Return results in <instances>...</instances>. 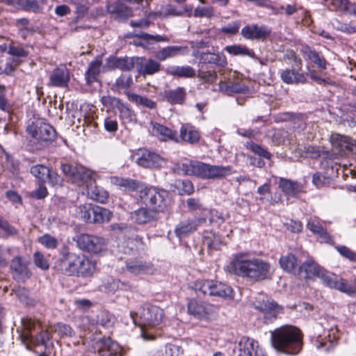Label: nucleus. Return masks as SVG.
<instances>
[{"instance_id": "nucleus-6", "label": "nucleus", "mask_w": 356, "mask_h": 356, "mask_svg": "<svg viewBox=\"0 0 356 356\" xmlns=\"http://www.w3.org/2000/svg\"><path fill=\"white\" fill-rule=\"evenodd\" d=\"M84 256L72 252L64 246L60 250V258L55 263V268L65 275L77 276Z\"/></svg>"}, {"instance_id": "nucleus-56", "label": "nucleus", "mask_w": 356, "mask_h": 356, "mask_svg": "<svg viewBox=\"0 0 356 356\" xmlns=\"http://www.w3.org/2000/svg\"><path fill=\"white\" fill-rule=\"evenodd\" d=\"M333 27L338 31L346 33H353L356 32V28L348 23H343L338 19H335L332 22Z\"/></svg>"}, {"instance_id": "nucleus-54", "label": "nucleus", "mask_w": 356, "mask_h": 356, "mask_svg": "<svg viewBox=\"0 0 356 356\" xmlns=\"http://www.w3.org/2000/svg\"><path fill=\"white\" fill-rule=\"evenodd\" d=\"M38 241L48 249H55L58 244V240L48 234L40 236Z\"/></svg>"}, {"instance_id": "nucleus-41", "label": "nucleus", "mask_w": 356, "mask_h": 356, "mask_svg": "<svg viewBox=\"0 0 356 356\" xmlns=\"http://www.w3.org/2000/svg\"><path fill=\"white\" fill-rule=\"evenodd\" d=\"M129 100L136 103L138 106L154 109L156 107V102L145 96H141L136 93L126 92Z\"/></svg>"}, {"instance_id": "nucleus-34", "label": "nucleus", "mask_w": 356, "mask_h": 356, "mask_svg": "<svg viewBox=\"0 0 356 356\" xmlns=\"http://www.w3.org/2000/svg\"><path fill=\"white\" fill-rule=\"evenodd\" d=\"M165 72L168 75L178 76L180 78H191L195 76V71L188 65L185 66H168Z\"/></svg>"}, {"instance_id": "nucleus-40", "label": "nucleus", "mask_w": 356, "mask_h": 356, "mask_svg": "<svg viewBox=\"0 0 356 356\" xmlns=\"http://www.w3.org/2000/svg\"><path fill=\"white\" fill-rule=\"evenodd\" d=\"M97 269L95 261L90 259L87 256H84L82 260L81 266L77 276L88 277L92 276Z\"/></svg>"}, {"instance_id": "nucleus-24", "label": "nucleus", "mask_w": 356, "mask_h": 356, "mask_svg": "<svg viewBox=\"0 0 356 356\" xmlns=\"http://www.w3.org/2000/svg\"><path fill=\"white\" fill-rule=\"evenodd\" d=\"M323 269L313 259L309 258L300 266L298 274L300 277L307 280L319 277Z\"/></svg>"}, {"instance_id": "nucleus-33", "label": "nucleus", "mask_w": 356, "mask_h": 356, "mask_svg": "<svg viewBox=\"0 0 356 356\" xmlns=\"http://www.w3.org/2000/svg\"><path fill=\"white\" fill-rule=\"evenodd\" d=\"M102 60L97 58L90 63L88 70L85 73V79L88 85H91L97 81L98 76L101 72Z\"/></svg>"}, {"instance_id": "nucleus-60", "label": "nucleus", "mask_w": 356, "mask_h": 356, "mask_svg": "<svg viewBox=\"0 0 356 356\" xmlns=\"http://www.w3.org/2000/svg\"><path fill=\"white\" fill-rule=\"evenodd\" d=\"M8 53L17 58H26L29 52L25 50L22 47L10 45L8 47Z\"/></svg>"}, {"instance_id": "nucleus-4", "label": "nucleus", "mask_w": 356, "mask_h": 356, "mask_svg": "<svg viewBox=\"0 0 356 356\" xmlns=\"http://www.w3.org/2000/svg\"><path fill=\"white\" fill-rule=\"evenodd\" d=\"M131 318L135 325L141 327V336L145 340H153L155 337L147 333L145 326L155 327L160 325L164 318L163 310L156 305L144 304L139 307L136 312H130Z\"/></svg>"}, {"instance_id": "nucleus-5", "label": "nucleus", "mask_w": 356, "mask_h": 356, "mask_svg": "<svg viewBox=\"0 0 356 356\" xmlns=\"http://www.w3.org/2000/svg\"><path fill=\"white\" fill-rule=\"evenodd\" d=\"M60 168L65 177L79 186L88 187L95 182L97 177L95 172L81 165L63 163Z\"/></svg>"}, {"instance_id": "nucleus-26", "label": "nucleus", "mask_w": 356, "mask_h": 356, "mask_svg": "<svg viewBox=\"0 0 356 356\" xmlns=\"http://www.w3.org/2000/svg\"><path fill=\"white\" fill-rule=\"evenodd\" d=\"M106 8L107 11L118 20H125L133 15L131 8L118 0L113 3H108Z\"/></svg>"}, {"instance_id": "nucleus-42", "label": "nucleus", "mask_w": 356, "mask_h": 356, "mask_svg": "<svg viewBox=\"0 0 356 356\" xmlns=\"http://www.w3.org/2000/svg\"><path fill=\"white\" fill-rule=\"evenodd\" d=\"M93 207L91 204H83L76 207L75 216L76 218L86 222H92Z\"/></svg>"}, {"instance_id": "nucleus-61", "label": "nucleus", "mask_w": 356, "mask_h": 356, "mask_svg": "<svg viewBox=\"0 0 356 356\" xmlns=\"http://www.w3.org/2000/svg\"><path fill=\"white\" fill-rule=\"evenodd\" d=\"M197 76L205 82L213 83L217 79V74L215 71H204L199 70Z\"/></svg>"}, {"instance_id": "nucleus-18", "label": "nucleus", "mask_w": 356, "mask_h": 356, "mask_svg": "<svg viewBox=\"0 0 356 356\" xmlns=\"http://www.w3.org/2000/svg\"><path fill=\"white\" fill-rule=\"evenodd\" d=\"M193 56L199 60V65L212 64L218 67H225L227 65L226 56L221 52H201L199 50H194Z\"/></svg>"}, {"instance_id": "nucleus-50", "label": "nucleus", "mask_w": 356, "mask_h": 356, "mask_svg": "<svg viewBox=\"0 0 356 356\" xmlns=\"http://www.w3.org/2000/svg\"><path fill=\"white\" fill-rule=\"evenodd\" d=\"M241 23L239 20L232 21L221 26L220 32L226 35H234L239 31Z\"/></svg>"}, {"instance_id": "nucleus-3", "label": "nucleus", "mask_w": 356, "mask_h": 356, "mask_svg": "<svg viewBox=\"0 0 356 356\" xmlns=\"http://www.w3.org/2000/svg\"><path fill=\"white\" fill-rule=\"evenodd\" d=\"M178 169L183 175L196 176L207 179H222L234 172L232 168L229 165H210L189 160L179 163Z\"/></svg>"}, {"instance_id": "nucleus-11", "label": "nucleus", "mask_w": 356, "mask_h": 356, "mask_svg": "<svg viewBox=\"0 0 356 356\" xmlns=\"http://www.w3.org/2000/svg\"><path fill=\"white\" fill-rule=\"evenodd\" d=\"M26 130L33 138L40 141H52L56 136L55 129L44 119L32 122Z\"/></svg>"}, {"instance_id": "nucleus-31", "label": "nucleus", "mask_w": 356, "mask_h": 356, "mask_svg": "<svg viewBox=\"0 0 356 356\" xmlns=\"http://www.w3.org/2000/svg\"><path fill=\"white\" fill-rule=\"evenodd\" d=\"M188 312L195 318H204L209 312V307L204 302L191 299L188 302Z\"/></svg>"}, {"instance_id": "nucleus-46", "label": "nucleus", "mask_w": 356, "mask_h": 356, "mask_svg": "<svg viewBox=\"0 0 356 356\" xmlns=\"http://www.w3.org/2000/svg\"><path fill=\"white\" fill-rule=\"evenodd\" d=\"M49 330L52 332L58 333L60 337H72L74 334V330L70 325L64 323H58L49 326Z\"/></svg>"}, {"instance_id": "nucleus-35", "label": "nucleus", "mask_w": 356, "mask_h": 356, "mask_svg": "<svg viewBox=\"0 0 356 356\" xmlns=\"http://www.w3.org/2000/svg\"><path fill=\"white\" fill-rule=\"evenodd\" d=\"M279 186L285 195L291 197L297 196L302 191V187L297 181L281 178Z\"/></svg>"}, {"instance_id": "nucleus-32", "label": "nucleus", "mask_w": 356, "mask_h": 356, "mask_svg": "<svg viewBox=\"0 0 356 356\" xmlns=\"http://www.w3.org/2000/svg\"><path fill=\"white\" fill-rule=\"evenodd\" d=\"M110 182L111 184L119 186L124 190L135 191L143 188V186L139 181L131 179L113 176L110 177Z\"/></svg>"}, {"instance_id": "nucleus-47", "label": "nucleus", "mask_w": 356, "mask_h": 356, "mask_svg": "<svg viewBox=\"0 0 356 356\" xmlns=\"http://www.w3.org/2000/svg\"><path fill=\"white\" fill-rule=\"evenodd\" d=\"M115 321V316L108 311H102L97 316V324L106 328L112 327Z\"/></svg>"}, {"instance_id": "nucleus-13", "label": "nucleus", "mask_w": 356, "mask_h": 356, "mask_svg": "<svg viewBox=\"0 0 356 356\" xmlns=\"http://www.w3.org/2000/svg\"><path fill=\"white\" fill-rule=\"evenodd\" d=\"M96 356H122V348L109 337H102L95 341L92 346Z\"/></svg>"}, {"instance_id": "nucleus-15", "label": "nucleus", "mask_w": 356, "mask_h": 356, "mask_svg": "<svg viewBox=\"0 0 356 356\" xmlns=\"http://www.w3.org/2000/svg\"><path fill=\"white\" fill-rule=\"evenodd\" d=\"M271 29L266 25L250 24L241 30V35L246 40L264 41L270 35Z\"/></svg>"}, {"instance_id": "nucleus-53", "label": "nucleus", "mask_w": 356, "mask_h": 356, "mask_svg": "<svg viewBox=\"0 0 356 356\" xmlns=\"http://www.w3.org/2000/svg\"><path fill=\"white\" fill-rule=\"evenodd\" d=\"M334 248L341 257L356 263V252L346 245H336Z\"/></svg>"}, {"instance_id": "nucleus-12", "label": "nucleus", "mask_w": 356, "mask_h": 356, "mask_svg": "<svg viewBox=\"0 0 356 356\" xmlns=\"http://www.w3.org/2000/svg\"><path fill=\"white\" fill-rule=\"evenodd\" d=\"M133 159L140 166L146 168H159L165 165L163 157L147 149H140L133 156Z\"/></svg>"}, {"instance_id": "nucleus-22", "label": "nucleus", "mask_w": 356, "mask_h": 356, "mask_svg": "<svg viewBox=\"0 0 356 356\" xmlns=\"http://www.w3.org/2000/svg\"><path fill=\"white\" fill-rule=\"evenodd\" d=\"M70 80L69 70L65 66L55 68L49 76V86L66 88Z\"/></svg>"}, {"instance_id": "nucleus-2", "label": "nucleus", "mask_w": 356, "mask_h": 356, "mask_svg": "<svg viewBox=\"0 0 356 356\" xmlns=\"http://www.w3.org/2000/svg\"><path fill=\"white\" fill-rule=\"evenodd\" d=\"M228 269L235 275L254 282L270 279L273 274L272 265L260 258L245 259L237 256L230 262Z\"/></svg>"}, {"instance_id": "nucleus-1", "label": "nucleus", "mask_w": 356, "mask_h": 356, "mask_svg": "<svg viewBox=\"0 0 356 356\" xmlns=\"http://www.w3.org/2000/svg\"><path fill=\"white\" fill-rule=\"evenodd\" d=\"M303 335L301 330L293 325H284L270 331V342L278 353L294 356L302 348Z\"/></svg>"}, {"instance_id": "nucleus-38", "label": "nucleus", "mask_w": 356, "mask_h": 356, "mask_svg": "<svg viewBox=\"0 0 356 356\" xmlns=\"http://www.w3.org/2000/svg\"><path fill=\"white\" fill-rule=\"evenodd\" d=\"M163 97L165 99L172 104H182L186 97L185 90L181 87H177L173 90H165Z\"/></svg>"}, {"instance_id": "nucleus-7", "label": "nucleus", "mask_w": 356, "mask_h": 356, "mask_svg": "<svg viewBox=\"0 0 356 356\" xmlns=\"http://www.w3.org/2000/svg\"><path fill=\"white\" fill-rule=\"evenodd\" d=\"M140 198L144 204L156 213L165 211L168 204V192L154 187L140 189Z\"/></svg>"}, {"instance_id": "nucleus-23", "label": "nucleus", "mask_w": 356, "mask_h": 356, "mask_svg": "<svg viewBox=\"0 0 356 356\" xmlns=\"http://www.w3.org/2000/svg\"><path fill=\"white\" fill-rule=\"evenodd\" d=\"M330 10L356 17V3L348 0H324Z\"/></svg>"}, {"instance_id": "nucleus-62", "label": "nucleus", "mask_w": 356, "mask_h": 356, "mask_svg": "<svg viewBox=\"0 0 356 356\" xmlns=\"http://www.w3.org/2000/svg\"><path fill=\"white\" fill-rule=\"evenodd\" d=\"M70 3L76 5V17L74 21L76 22L79 19L83 17L88 11V8L83 4L79 3L77 0H70Z\"/></svg>"}, {"instance_id": "nucleus-64", "label": "nucleus", "mask_w": 356, "mask_h": 356, "mask_svg": "<svg viewBox=\"0 0 356 356\" xmlns=\"http://www.w3.org/2000/svg\"><path fill=\"white\" fill-rule=\"evenodd\" d=\"M250 149L251 151H252L254 153L258 154L259 156L270 159L271 154L270 152H268L266 149L260 146L259 145L255 144V143H251L250 145Z\"/></svg>"}, {"instance_id": "nucleus-63", "label": "nucleus", "mask_w": 356, "mask_h": 356, "mask_svg": "<svg viewBox=\"0 0 356 356\" xmlns=\"http://www.w3.org/2000/svg\"><path fill=\"white\" fill-rule=\"evenodd\" d=\"M330 178L324 174L316 172L312 177V182L317 187L321 188L329 183Z\"/></svg>"}, {"instance_id": "nucleus-28", "label": "nucleus", "mask_w": 356, "mask_h": 356, "mask_svg": "<svg viewBox=\"0 0 356 356\" xmlns=\"http://www.w3.org/2000/svg\"><path fill=\"white\" fill-rule=\"evenodd\" d=\"M126 269L134 275L152 274L154 271L153 265L142 260L134 259L126 264Z\"/></svg>"}, {"instance_id": "nucleus-44", "label": "nucleus", "mask_w": 356, "mask_h": 356, "mask_svg": "<svg viewBox=\"0 0 356 356\" xmlns=\"http://www.w3.org/2000/svg\"><path fill=\"white\" fill-rule=\"evenodd\" d=\"M279 263L280 267L288 273H292L296 268L297 259L294 254L289 253L282 256L280 258Z\"/></svg>"}, {"instance_id": "nucleus-10", "label": "nucleus", "mask_w": 356, "mask_h": 356, "mask_svg": "<svg viewBox=\"0 0 356 356\" xmlns=\"http://www.w3.org/2000/svg\"><path fill=\"white\" fill-rule=\"evenodd\" d=\"M256 309L262 314L264 323H269L275 321L277 315L282 313L283 308L276 302L264 296H259L254 302Z\"/></svg>"}, {"instance_id": "nucleus-17", "label": "nucleus", "mask_w": 356, "mask_h": 356, "mask_svg": "<svg viewBox=\"0 0 356 356\" xmlns=\"http://www.w3.org/2000/svg\"><path fill=\"white\" fill-rule=\"evenodd\" d=\"M238 356H266L258 341L243 337L238 343Z\"/></svg>"}, {"instance_id": "nucleus-39", "label": "nucleus", "mask_w": 356, "mask_h": 356, "mask_svg": "<svg viewBox=\"0 0 356 356\" xmlns=\"http://www.w3.org/2000/svg\"><path fill=\"white\" fill-rule=\"evenodd\" d=\"M112 213L107 209L94 206L92 217L93 223H104L108 222L112 218Z\"/></svg>"}, {"instance_id": "nucleus-51", "label": "nucleus", "mask_w": 356, "mask_h": 356, "mask_svg": "<svg viewBox=\"0 0 356 356\" xmlns=\"http://www.w3.org/2000/svg\"><path fill=\"white\" fill-rule=\"evenodd\" d=\"M219 88L221 91L225 92L228 95L232 93H239L242 92V86L238 83L220 81Z\"/></svg>"}, {"instance_id": "nucleus-43", "label": "nucleus", "mask_w": 356, "mask_h": 356, "mask_svg": "<svg viewBox=\"0 0 356 356\" xmlns=\"http://www.w3.org/2000/svg\"><path fill=\"white\" fill-rule=\"evenodd\" d=\"M160 69L161 64L158 61L154 59H148L141 63L138 70L141 74L145 76L154 74L158 72Z\"/></svg>"}, {"instance_id": "nucleus-29", "label": "nucleus", "mask_w": 356, "mask_h": 356, "mask_svg": "<svg viewBox=\"0 0 356 356\" xmlns=\"http://www.w3.org/2000/svg\"><path fill=\"white\" fill-rule=\"evenodd\" d=\"M180 140L189 144H195L200 139L199 130L191 124H183L179 130Z\"/></svg>"}, {"instance_id": "nucleus-8", "label": "nucleus", "mask_w": 356, "mask_h": 356, "mask_svg": "<svg viewBox=\"0 0 356 356\" xmlns=\"http://www.w3.org/2000/svg\"><path fill=\"white\" fill-rule=\"evenodd\" d=\"M73 240L80 250L90 254H100L107 248L106 239L95 235L81 234Z\"/></svg>"}, {"instance_id": "nucleus-14", "label": "nucleus", "mask_w": 356, "mask_h": 356, "mask_svg": "<svg viewBox=\"0 0 356 356\" xmlns=\"http://www.w3.org/2000/svg\"><path fill=\"white\" fill-rule=\"evenodd\" d=\"M10 269L13 278L18 282H24L31 276V273L28 268V262L19 256L12 259Z\"/></svg>"}, {"instance_id": "nucleus-45", "label": "nucleus", "mask_w": 356, "mask_h": 356, "mask_svg": "<svg viewBox=\"0 0 356 356\" xmlns=\"http://www.w3.org/2000/svg\"><path fill=\"white\" fill-rule=\"evenodd\" d=\"M87 188L88 193L90 198L99 202H105L108 197V193L102 188L97 186H88Z\"/></svg>"}, {"instance_id": "nucleus-58", "label": "nucleus", "mask_w": 356, "mask_h": 356, "mask_svg": "<svg viewBox=\"0 0 356 356\" xmlns=\"http://www.w3.org/2000/svg\"><path fill=\"white\" fill-rule=\"evenodd\" d=\"M33 260L35 266L42 270H47L49 268V264L47 259L44 255L40 252H36L33 254Z\"/></svg>"}, {"instance_id": "nucleus-30", "label": "nucleus", "mask_w": 356, "mask_h": 356, "mask_svg": "<svg viewBox=\"0 0 356 356\" xmlns=\"http://www.w3.org/2000/svg\"><path fill=\"white\" fill-rule=\"evenodd\" d=\"M188 52V48L186 46H168L157 51L156 57L159 60H165L179 55H185Z\"/></svg>"}, {"instance_id": "nucleus-19", "label": "nucleus", "mask_w": 356, "mask_h": 356, "mask_svg": "<svg viewBox=\"0 0 356 356\" xmlns=\"http://www.w3.org/2000/svg\"><path fill=\"white\" fill-rule=\"evenodd\" d=\"M206 222V218H188L180 221L175 229V235L179 238H184L193 233L198 226Z\"/></svg>"}, {"instance_id": "nucleus-59", "label": "nucleus", "mask_w": 356, "mask_h": 356, "mask_svg": "<svg viewBox=\"0 0 356 356\" xmlns=\"http://www.w3.org/2000/svg\"><path fill=\"white\" fill-rule=\"evenodd\" d=\"M307 227L314 234L318 235L320 234L324 228L321 225L318 219L316 218H310L307 223Z\"/></svg>"}, {"instance_id": "nucleus-16", "label": "nucleus", "mask_w": 356, "mask_h": 356, "mask_svg": "<svg viewBox=\"0 0 356 356\" xmlns=\"http://www.w3.org/2000/svg\"><path fill=\"white\" fill-rule=\"evenodd\" d=\"M330 141L334 148L339 151L341 156L353 153L356 150V142L351 138L333 134L331 135Z\"/></svg>"}, {"instance_id": "nucleus-36", "label": "nucleus", "mask_w": 356, "mask_h": 356, "mask_svg": "<svg viewBox=\"0 0 356 356\" xmlns=\"http://www.w3.org/2000/svg\"><path fill=\"white\" fill-rule=\"evenodd\" d=\"M225 50L232 56H249L254 60H259L261 63V60L255 56L254 52L243 44H233L226 46Z\"/></svg>"}, {"instance_id": "nucleus-57", "label": "nucleus", "mask_w": 356, "mask_h": 356, "mask_svg": "<svg viewBox=\"0 0 356 356\" xmlns=\"http://www.w3.org/2000/svg\"><path fill=\"white\" fill-rule=\"evenodd\" d=\"M214 15V10L212 6H197L193 13V16L195 17H207L210 18Z\"/></svg>"}, {"instance_id": "nucleus-9", "label": "nucleus", "mask_w": 356, "mask_h": 356, "mask_svg": "<svg viewBox=\"0 0 356 356\" xmlns=\"http://www.w3.org/2000/svg\"><path fill=\"white\" fill-rule=\"evenodd\" d=\"M197 291L204 295L220 298H232L233 290L231 286L216 280H203L195 284Z\"/></svg>"}, {"instance_id": "nucleus-55", "label": "nucleus", "mask_w": 356, "mask_h": 356, "mask_svg": "<svg viewBox=\"0 0 356 356\" xmlns=\"http://www.w3.org/2000/svg\"><path fill=\"white\" fill-rule=\"evenodd\" d=\"M133 83V79L129 74H122L119 76L115 83V86L118 89H128Z\"/></svg>"}, {"instance_id": "nucleus-20", "label": "nucleus", "mask_w": 356, "mask_h": 356, "mask_svg": "<svg viewBox=\"0 0 356 356\" xmlns=\"http://www.w3.org/2000/svg\"><path fill=\"white\" fill-rule=\"evenodd\" d=\"M149 131L161 141H175L179 140L177 137V132L171 129L155 122H150Z\"/></svg>"}, {"instance_id": "nucleus-21", "label": "nucleus", "mask_w": 356, "mask_h": 356, "mask_svg": "<svg viewBox=\"0 0 356 356\" xmlns=\"http://www.w3.org/2000/svg\"><path fill=\"white\" fill-rule=\"evenodd\" d=\"M30 172L41 183L48 182L54 185L59 181L57 173L51 171L49 168L44 165H33L31 168Z\"/></svg>"}, {"instance_id": "nucleus-49", "label": "nucleus", "mask_w": 356, "mask_h": 356, "mask_svg": "<svg viewBox=\"0 0 356 356\" xmlns=\"http://www.w3.org/2000/svg\"><path fill=\"white\" fill-rule=\"evenodd\" d=\"M307 56L320 70H323L326 69L327 61L324 57L321 56L317 51L309 49L307 52Z\"/></svg>"}, {"instance_id": "nucleus-52", "label": "nucleus", "mask_w": 356, "mask_h": 356, "mask_svg": "<svg viewBox=\"0 0 356 356\" xmlns=\"http://www.w3.org/2000/svg\"><path fill=\"white\" fill-rule=\"evenodd\" d=\"M324 284L329 286L330 288L334 289L335 286L336 282L338 279V276L335 274L330 273L323 269L319 277Z\"/></svg>"}, {"instance_id": "nucleus-27", "label": "nucleus", "mask_w": 356, "mask_h": 356, "mask_svg": "<svg viewBox=\"0 0 356 356\" xmlns=\"http://www.w3.org/2000/svg\"><path fill=\"white\" fill-rule=\"evenodd\" d=\"M131 217L135 222L143 225L157 220L158 213L145 206L132 212Z\"/></svg>"}, {"instance_id": "nucleus-48", "label": "nucleus", "mask_w": 356, "mask_h": 356, "mask_svg": "<svg viewBox=\"0 0 356 356\" xmlns=\"http://www.w3.org/2000/svg\"><path fill=\"white\" fill-rule=\"evenodd\" d=\"M334 289L345 293L349 296H356V289L354 286L350 285L346 280L340 277H338Z\"/></svg>"}, {"instance_id": "nucleus-25", "label": "nucleus", "mask_w": 356, "mask_h": 356, "mask_svg": "<svg viewBox=\"0 0 356 356\" xmlns=\"http://www.w3.org/2000/svg\"><path fill=\"white\" fill-rule=\"evenodd\" d=\"M280 78L287 84L305 83L307 81V74L301 69H285L280 72Z\"/></svg>"}, {"instance_id": "nucleus-37", "label": "nucleus", "mask_w": 356, "mask_h": 356, "mask_svg": "<svg viewBox=\"0 0 356 356\" xmlns=\"http://www.w3.org/2000/svg\"><path fill=\"white\" fill-rule=\"evenodd\" d=\"M108 64L110 67L120 69L122 71H129L133 69L134 65L133 59L128 57H110L108 58Z\"/></svg>"}]
</instances>
